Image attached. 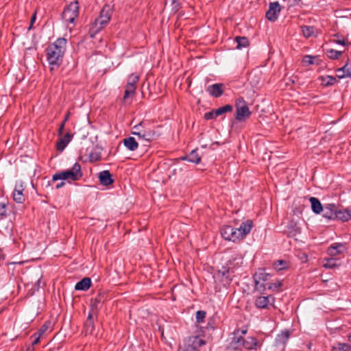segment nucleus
Segmentation results:
<instances>
[{"label":"nucleus","mask_w":351,"mask_h":351,"mask_svg":"<svg viewBox=\"0 0 351 351\" xmlns=\"http://www.w3.org/2000/svg\"><path fill=\"white\" fill-rule=\"evenodd\" d=\"M254 226L252 220L247 219L241 223L239 228H237L239 233H237L240 239H243L251 231Z\"/></svg>","instance_id":"4468645a"},{"label":"nucleus","mask_w":351,"mask_h":351,"mask_svg":"<svg viewBox=\"0 0 351 351\" xmlns=\"http://www.w3.org/2000/svg\"><path fill=\"white\" fill-rule=\"evenodd\" d=\"M350 350V346L347 343H338L332 348V351H349Z\"/></svg>","instance_id":"49530a36"},{"label":"nucleus","mask_w":351,"mask_h":351,"mask_svg":"<svg viewBox=\"0 0 351 351\" xmlns=\"http://www.w3.org/2000/svg\"><path fill=\"white\" fill-rule=\"evenodd\" d=\"M206 312L205 311H197L195 315L196 323L201 324L204 322Z\"/></svg>","instance_id":"c03bdc74"},{"label":"nucleus","mask_w":351,"mask_h":351,"mask_svg":"<svg viewBox=\"0 0 351 351\" xmlns=\"http://www.w3.org/2000/svg\"><path fill=\"white\" fill-rule=\"evenodd\" d=\"M173 3H175L174 0H171Z\"/></svg>","instance_id":"0e129e2a"},{"label":"nucleus","mask_w":351,"mask_h":351,"mask_svg":"<svg viewBox=\"0 0 351 351\" xmlns=\"http://www.w3.org/2000/svg\"><path fill=\"white\" fill-rule=\"evenodd\" d=\"M177 160H186L188 162L197 165L201 162L202 157L198 154L197 149H195L192 150L189 154H186L185 156H182Z\"/></svg>","instance_id":"a211bd4d"},{"label":"nucleus","mask_w":351,"mask_h":351,"mask_svg":"<svg viewBox=\"0 0 351 351\" xmlns=\"http://www.w3.org/2000/svg\"><path fill=\"white\" fill-rule=\"evenodd\" d=\"M231 227L232 226H223L220 229V233L221 237L227 241H230V232H231Z\"/></svg>","instance_id":"f704fd0d"},{"label":"nucleus","mask_w":351,"mask_h":351,"mask_svg":"<svg viewBox=\"0 0 351 351\" xmlns=\"http://www.w3.org/2000/svg\"><path fill=\"white\" fill-rule=\"evenodd\" d=\"M236 110H249L247 102L242 97H239L235 100Z\"/></svg>","instance_id":"4c0bfd02"},{"label":"nucleus","mask_w":351,"mask_h":351,"mask_svg":"<svg viewBox=\"0 0 351 351\" xmlns=\"http://www.w3.org/2000/svg\"><path fill=\"white\" fill-rule=\"evenodd\" d=\"M247 332V328H237L234 330L233 335H242L243 337L245 335Z\"/></svg>","instance_id":"3c124183"},{"label":"nucleus","mask_w":351,"mask_h":351,"mask_svg":"<svg viewBox=\"0 0 351 351\" xmlns=\"http://www.w3.org/2000/svg\"><path fill=\"white\" fill-rule=\"evenodd\" d=\"M64 125H65V123H62V122L60 125V126L58 128V134L59 136H62L63 131H64Z\"/></svg>","instance_id":"603ef678"},{"label":"nucleus","mask_w":351,"mask_h":351,"mask_svg":"<svg viewBox=\"0 0 351 351\" xmlns=\"http://www.w3.org/2000/svg\"><path fill=\"white\" fill-rule=\"evenodd\" d=\"M261 346V344L258 342L256 337H248L247 339H244L241 346V350L243 349L247 350H256L258 348H260Z\"/></svg>","instance_id":"dca6fc26"},{"label":"nucleus","mask_w":351,"mask_h":351,"mask_svg":"<svg viewBox=\"0 0 351 351\" xmlns=\"http://www.w3.org/2000/svg\"><path fill=\"white\" fill-rule=\"evenodd\" d=\"M337 207L334 204H328L324 205L323 210V217L327 219H336Z\"/></svg>","instance_id":"f3484780"},{"label":"nucleus","mask_w":351,"mask_h":351,"mask_svg":"<svg viewBox=\"0 0 351 351\" xmlns=\"http://www.w3.org/2000/svg\"><path fill=\"white\" fill-rule=\"evenodd\" d=\"M302 32L304 37L309 38L314 35L315 27L313 26H302Z\"/></svg>","instance_id":"ea45409f"},{"label":"nucleus","mask_w":351,"mask_h":351,"mask_svg":"<svg viewBox=\"0 0 351 351\" xmlns=\"http://www.w3.org/2000/svg\"><path fill=\"white\" fill-rule=\"evenodd\" d=\"M348 61L349 60L348 59L346 64L343 66L336 70V77L337 78L341 79L351 75L350 69L348 67Z\"/></svg>","instance_id":"cd10ccee"},{"label":"nucleus","mask_w":351,"mask_h":351,"mask_svg":"<svg viewBox=\"0 0 351 351\" xmlns=\"http://www.w3.org/2000/svg\"><path fill=\"white\" fill-rule=\"evenodd\" d=\"M351 218V214L348 210L341 211V210L337 209V218L342 221H347Z\"/></svg>","instance_id":"72a5a7b5"},{"label":"nucleus","mask_w":351,"mask_h":351,"mask_svg":"<svg viewBox=\"0 0 351 351\" xmlns=\"http://www.w3.org/2000/svg\"><path fill=\"white\" fill-rule=\"evenodd\" d=\"M72 137L73 136L70 133H66L64 136H61L56 143V149L62 152L71 141Z\"/></svg>","instance_id":"412c9836"},{"label":"nucleus","mask_w":351,"mask_h":351,"mask_svg":"<svg viewBox=\"0 0 351 351\" xmlns=\"http://www.w3.org/2000/svg\"><path fill=\"white\" fill-rule=\"evenodd\" d=\"M311 204V209L315 214H319L323 210L324 206L321 204L320 201L315 197H311L309 199Z\"/></svg>","instance_id":"c85d7f7f"},{"label":"nucleus","mask_w":351,"mask_h":351,"mask_svg":"<svg viewBox=\"0 0 351 351\" xmlns=\"http://www.w3.org/2000/svg\"><path fill=\"white\" fill-rule=\"evenodd\" d=\"M232 338L230 346L234 350H241V346L244 341V337L242 335H233Z\"/></svg>","instance_id":"c756f323"},{"label":"nucleus","mask_w":351,"mask_h":351,"mask_svg":"<svg viewBox=\"0 0 351 351\" xmlns=\"http://www.w3.org/2000/svg\"><path fill=\"white\" fill-rule=\"evenodd\" d=\"M322 81V84L325 86H330L333 85L337 82V80L335 77L327 75L323 77Z\"/></svg>","instance_id":"37998d69"},{"label":"nucleus","mask_w":351,"mask_h":351,"mask_svg":"<svg viewBox=\"0 0 351 351\" xmlns=\"http://www.w3.org/2000/svg\"><path fill=\"white\" fill-rule=\"evenodd\" d=\"M36 14H37V12L34 11V12L33 13V14L31 17L30 23H32V25H34V23L36 19Z\"/></svg>","instance_id":"5fc2aeb1"},{"label":"nucleus","mask_w":351,"mask_h":351,"mask_svg":"<svg viewBox=\"0 0 351 351\" xmlns=\"http://www.w3.org/2000/svg\"><path fill=\"white\" fill-rule=\"evenodd\" d=\"M254 289L258 291L261 294H264L265 291L267 289V283L259 281L258 280H254Z\"/></svg>","instance_id":"e433bc0d"},{"label":"nucleus","mask_w":351,"mask_h":351,"mask_svg":"<svg viewBox=\"0 0 351 351\" xmlns=\"http://www.w3.org/2000/svg\"><path fill=\"white\" fill-rule=\"evenodd\" d=\"M24 189L22 184L16 185L13 192L14 201L18 204H22L25 202V195L23 193Z\"/></svg>","instance_id":"4be33fe9"},{"label":"nucleus","mask_w":351,"mask_h":351,"mask_svg":"<svg viewBox=\"0 0 351 351\" xmlns=\"http://www.w3.org/2000/svg\"><path fill=\"white\" fill-rule=\"evenodd\" d=\"M99 180L104 186H109L114 182L112 174L108 170H104L99 173Z\"/></svg>","instance_id":"aec40b11"},{"label":"nucleus","mask_w":351,"mask_h":351,"mask_svg":"<svg viewBox=\"0 0 351 351\" xmlns=\"http://www.w3.org/2000/svg\"><path fill=\"white\" fill-rule=\"evenodd\" d=\"M40 341V339L39 337H36L33 341H32V346H34V345H36L37 343H38Z\"/></svg>","instance_id":"052dcab7"},{"label":"nucleus","mask_w":351,"mask_h":351,"mask_svg":"<svg viewBox=\"0 0 351 351\" xmlns=\"http://www.w3.org/2000/svg\"><path fill=\"white\" fill-rule=\"evenodd\" d=\"M234 41L237 43V49H241L247 47L250 45L249 40L245 36H236Z\"/></svg>","instance_id":"473e14b6"},{"label":"nucleus","mask_w":351,"mask_h":351,"mask_svg":"<svg viewBox=\"0 0 351 351\" xmlns=\"http://www.w3.org/2000/svg\"><path fill=\"white\" fill-rule=\"evenodd\" d=\"M227 111H208V112L205 113L204 118L206 121L214 119L221 115H223Z\"/></svg>","instance_id":"c9c22d12"},{"label":"nucleus","mask_w":351,"mask_h":351,"mask_svg":"<svg viewBox=\"0 0 351 351\" xmlns=\"http://www.w3.org/2000/svg\"><path fill=\"white\" fill-rule=\"evenodd\" d=\"M242 264V257L241 256H236L232 257L225 266H223L221 269H219L217 273L221 278V281L224 286H228L232 281L234 276V269L240 266Z\"/></svg>","instance_id":"f03ea898"},{"label":"nucleus","mask_w":351,"mask_h":351,"mask_svg":"<svg viewBox=\"0 0 351 351\" xmlns=\"http://www.w3.org/2000/svg\"><path fill=\"white\" fill-rule=\"evenodd\" d=\"M144 124V121H142L139 123L138 125H135L134 127V130H136L135 132H138V130H141L140 128L142 127V125Z\"/></svg>","instance_id":"6e6d98bb"},{"label":"nucleus","mask_w":351,"mask_h":351,"mask_svg":"<svg viewBox=\"0 0 351 351\" xmlns=\"http://www.w3.org/2000/svg\"><path fill=\"white\" fill-rule=\"evenodd\" d=\"M237 233H239L237 230V228H234L233 226L231 227V237H230V241L232 242H237L238 241H240V237L237 234Z\"/></svg>","instance_id":"de8ad7c7"},{"label":"nucleus","mask_w":351,"mask_h":351,"mask_svg":"<svg viewBox=\"0 0 351 351\" xmlns=\"http://www.w3.org/2000/svg\"><path fill=\"white\" fill-rule=\"evenodd\" d=\"M159 128L160 127L154 129H142L138 132H132V134L137 136L139 139H143L150 143L158 139L161 135V133L158 130Z\"/></svg>","instance_id":"0eeeda50"},{"label":"nucleus","mask_w":351,"mask_h":351,"mask_svg":"<svg viewBox=\"0 0 351 351\" xmlns=\"http://www.w3.org/2000/svg\"><path fill=\"white\" fill-rule=\"evenodd\" d=\"M252 111H237L234 119L232 121V127H233L237 121H245L250 117Z\"/></svg>","instance_id":"393cba45"},{"label":"nucleus","mask_w":351,"mask_h":351,"mask_svg":"<svg viewBox=\"0 0 351 351\" xmlns=\"http://www.w3.org/2000/svg\"><path fill=\"white\" fill-rule=\"evenodd\" d=\"M341 265V263L338 258L330 257L324 259L323 267L326 269H334Z\"/></svg>","instance_id":"bb28decb"},{"label":"nucleus","mask_w":351,"mask_h":351,"mask_svg":"<svg viewBox=\"0 0 351 351\" xmlns=\"http://www.w3.org/2000/svg\"><path fill=\"white\" fill-rule=\"evenodd\" d=\"M290 336L291 332L289 330H283L278 334L274 341L275 346L284 349Z\"/></svg>","instance_id":"2eb2a0df"},{"label":"nucleus","mask_w":351,"mask_h":351,"mask_svg":"<svg viewBox=\"0 0 351 351\" xmlns=\"http://www.w3.org/2000/svg\"><path fill=\"white\" fill-rule=\"evenodd\" d=\"M64 184H65V182L62 181L61 182L57 184L56 187V189H60V188L62 187L63 186H64Z\"/></svg>","instance_id":"bf43d9fd"},{"label":"nucleus","mask_w":351,"mask_h":351,"mask_svg":"<svg viewBox=\"0 0 351 351\" xmlns=\"http://www.w3.org/2000/svg\"><path fill=\"white\" fill-rule=\"evenodd\" d=\"M348 339L350 340V338H351V335H348Z\"/></svg>","instance_id":"e2e57ef3"},{"label":"nucleus","mask_w":351,"mask_h":351,"mask_svg":"<svg viewBox=\"0 0 351 351\" xmlns=\"http://www.w3.org/2000/svg\"><path fill=\"white\" fill-rule=\"evenodd\" d=\"M216 110H232V106L230 104H227L223 106L219 107Z\"/></svg>","instance_id":"864d4df0"},{"label":"nucleus","mask_w":351,"mask_h":351,"mask_svg":"<svg viewBox=\"0 0 351 351\" xmlns=\"http://www.w3.org/2000/svg\"><path fill=\"white\" fill-rule=\"evenodd\" d=\"M70 114H71L70 112L68 111V112L65 115V117H64V119H63V121L62 122L66 123V122L69 119V117Z\"/></svg>","instance_id":"4d7b16f0"},{"label":"nucleus","mask_w":351,"mask_h":351,"mask_svg":"<svg viewBox=\"0 0 351 351\" xmlns=\"http://www.w3.org/2000/svg\"><path fill=\"white\" fill-rule=\"evenodd\" d=\"M337 43L338 44H340L341 45H346V42H345V40L343 39V40H335Z\"/></svg>","instance_id":"13d9d810"},{"label":"nucleus","mask_w":351,"mask_h":351,"mask_svg":"<svg viewBox=\"0 0 351 351\" xmlns=\"http://www.w3.org/2000/svg\"><path fill=\"white\" fill-rule=\"evenodd\" d=\"M284 232L288 237L293 238L301 233V228L298 226V222L293 219L288 223Z\"/></svg>","instance_id":"ddd939ff"},{"label":"nucleus","mask_w":351,"mask_h":351,"mask_svg":"<svg viewBox=\"0 0 351 351\" xmlns=\"http://www.w3.org/2000/svg\"><path fill=\"white\" fill-rule=\"evenodd\" d=\"M106 300V293L99 291L95 298L90 300V311L95 312L96 319H97V313L99 311L98 305L104 303Z\"/></svg>","instance_id":"f8f14e48"},{"label":"nucleus","mask_w":351,"mask_h":351,"mask_svg":"<svg viewBox=\"0 0 351 351\" xmlns=\"http://www.w3.org/2000/svg\"><path fill=\"white\" fill-rule=\"evenodd\" d=\"M302 62L304 66H308L311 64L319 65L320 64V60L319 56L306 55L302 58Z\"/></svg>","instance_id":"7c9ffc66"},{"label":"nucleus","mask_w":351,"mask_h":351,"mask_svg":"<svg viewBox=\"0 0 351 351\" xmlns=\"http://www.w3.org/2000/svg\"><path fill=\"white\" fill-rule=\"evenodd\" d=\"M124 145L130 151H135L138 146V143L134 137L130 136L123 141Z\"/></svg>","instance_id":"2f4dec72"},{"label":"nucleus","mask_w":351,"mask_h":351,"mask_svg":"<svg viewBox=\"0 0 351 351\" xmlns=\"http://www.w3.org/2000/svg\"><path fill=\"white\" fill-rule=\"evenodd\" d=\"M326 54L330 59H338L339 57L342 54V52L340 51L335 50L332 49H326Z\"/></svg>","instance_id":"a19ab883"},{"label":"nucleus","mask_w":351,"mask_h":351,"mask_svg":"<svg viewBox=\"0 0 351 351\" xmlns=\"http://www.w3.org/2000/svg\"><path fill=\"white\" fill-rule=\"evenodd\" d=\"M281 11L280 5L278 1L269 3V10L266 12V18L272 22H274L278 18V15Z\"/></svg>","instance_id":"1a4fd4ad"},{"label":"nucleus","mask_w":351,"mask_h":351,"mask_svg":"<svg viewBox=\"0 0 351 351\" xmlns=\"http://www.w3.org/2000/svg\"><path fill=\"white\" fill-rule=\"evenodd\" d=\"M205 343L206 341L198 336L190 337L184 343L183 351H199V348Z\"/></svg>","instance_id":"6e6552de"},{"label":"nucleus","mask_w":351,"mask_h":351,"mask_svg":"<svg viewBox=\"0 0 351 351\" xmlns=\"http://www.w3.org/2000/svg\"><path fill=\"white\" fill-rule=\"evenodd\" d=\"M224 85L221 83L214 84L206 88V91L213 97H219L223 93Z\"/></svg>","instance_id":"6ab92c4d"},{"label":"nucleus","mask_w":351,"mask_h":351,"mask_svg":"<svg viewBox=\"0 0 351 351\" xmlns=\"http://www.w3.org/2000/svg\"><path fill=\"white\" fill-rule=\"evenodd\" d=\"M275 298L273 295L258 296L256 298L254 305L258 308H269V305H274Z\"/></svg>","instance_id":"9d476101"},{"label":"nucleus","mask_w":351,"mask_h":351,"mask_svg":"<svg viewBox=\"0 0 351 351\" xmlns=\"http://www.w3.org/2000/svg\"><path fill=\"white\" fill-rule=\"evenodd\" d=\"M138 81L139 76L135 73H132L128 76L123 97V103L130 104L131 102V99L135 95Z\"/></svg>","instance_id":"39448f33"},{"label":"nucleus","mask_w":351,"mask_h":351,"mask_svg":"<svg viewBox=\"0 0 351 351\" xmlns=\"http://www.w3.org/2000/svg\"><path fill=\"white\" fill-rule=\"evenodd\" d=\"M79 16V3L77 1L71 2L64 9L62 14V19L67 23H74L75 19Z\"/></svg>","instance_id":"423d86ee"},{"label":"nucleus","mask_w":351,"mask_h":351,"mask_svg":"<svg viewBox=\"0 0 351 351\" xmlns=\"http://www.w3.org/2000/svg\"><path fill=\"white\" fill-rule=\"evenodd\" d=\"M101 153L97 152H92L88 156L89 161L90 162H95L101 160Z\"/></svg>","instance_id":"a18cd8bd"},{"label":"nucleus","mask_w":351,"mask_h":351,"mask_svg":"<svg viewBox=\"0 0 351 351\" xmlns=\"http://www.w3.org/2000/svg\"><path fill=\"white\" fill-rule=\"evenodd\" d=\"M66 39L59 38L45 49V55L51 71L62 64L66 51Z\"/></svg>","instance_id":"f257e3e1"},{"label":"nucleus","mask_w":351,"mask_h":351,"mask_svg":"<svg viewBox=\"0 0 351 351\" xmlns=\"http://www.w3.org/2000/svg\"><path fill=\"white\" fill-rule=\"evenodd\" d=\"M282 284L280 281L278 280L275 282H268L267 289L273 291H279Z\"/></svg>","instance_id":"79ce46f5"},{"label":"nucleus","mask_w":351,"mask_h":351,"mask_svg":"<svg viewBox=\"0 0 351 351\" xmlns=\"http://www.w3.org/2000/svg\"><path fill=\"white\" fill-rule=\"evenodd\" d=\"M51 324L50 321H46L39 329L40 335L43 334L50 327Z\"/></svg>","instance_id":"8fccbe9b"},{"label":"nucleus","mask_w":351,"mask_h":351,"mask_svg":"<svg viewBox=\"0 0 351 351\" xmlns=\"http://www.w3.org/2000/svg\"><path fill=\"white\" fill-rule=\"evenodd\" d=\"M6 207L7 205L5 203H0V217L1 219L5 218L8 216Z\"/></svg>","instance_id":"09e8293b"},{"label":"nucleus","mask_w":351,"mask_h":351,"mask_svg":"<svg viewBox=\"0 0 351 351\" xmlns=\"http://www.w3.org/2000/svg\"><path fill=\"white\" fill-rule=\"evenodd\" d=\"M112 8L109 5H105L99 15L95 19L90 28V36L93 38L109 23L112 16Z\"/></svg>","instance_id":"7ed1b4c3"},{"label":"nucleus","mask_w":351,"mask_h":351,"mask_svg":"<svg viewBox=\"0 0 351 351\" xmlns=\"http://www.w3.org/2000/svg\"><path fill=\"white\" fill-rule=\"evenodd\" d=\"M271 275L265 271V269H259L254 275L253 279L267 283Z\"/></svg>","instance_id":"a878e982"},{"label":"nucleus","mask_w":351,"mask_h":351,"mask_svg":"<svg viewBox=\"0 0 351 351\" xmlns=\"http://www.w3.org/2000/svg\"><path fill=\"white\" fill-rule=\"evenodd\" d=\"M33 28V25H32V23L29 24V26L28 27V30H31Z\"/></svg>","instance_id":"680f3d73"},{"label":"nucleus","mask_w":351,"mask_h":351,"mask_svg":"<svg viewBox=\"0 0 351 351\" xmlns=\"http://www.w3.org/2000/svg\"><path fill=\"white\" fill-rule=\"evenodd\" d=\"M95 312L89 311L87 318L83 326V332L85 335H92L95 330V320L97 319L94 317Z\"/></svg>","instance_id":"9b49d317"},{"label":"nucleus","mask_w":351,"mask_h":351,"mask_svg":"<svg viewBox=\"0 0 351 351\" xmlns=\"http://www.w3.org/2000/svg\"><path fill=\"white\" fill-rule=\"evenodd\" d=\"M345 246L341 243H336L330 246L327 250V254L331 257H335L345 250Z\"/></svg>","instance_id":"5701e85b"},{"label":"nucleus","mask_w":351,"mask_h":351,"mask_svg":"<svg viewBox=\"0 0 351 351\" xmlns=\"http://www.w3.org/2000/svg\"><path fill=\"white\" fill-rule=\"evenodd\" d=\"M274 269L278 271L288 268V263L283 260H278L274 263Z\"/></svg>","instance_id":"58836bf2"},{"label":"nucleus","mask_w":351,"mask_h":351,"mask_svg":"<svg viewBox=\"0 0 351 351\" xmlns=\"http://www.w3.org/2000/svg\"><path fill=\"white\" fill-rule=\"evenodd\" d=\"M92 285V282L90 278L85 277L80 281L76 283L75 289L78 291H87Z\"/></svg>","instance_id":"b1692460"},{"label":"nucleus","mask_w":351,"mask_h":351,"mask_svg":"<svg viewBox=\"0 0 351 351\" xmlns=\"http://www.w3.org/2000/svg\"><path fill=\"white\" fill-rule=\"evenodd\" d=\"M83 176V173L81 170V165L78 162H75L71 169L58 172L55 173L52 177L53 181L58 180H67L71 179L72 181H77L80 180Z\"/></svg>","instance_id":"20e7f679"}]
</instances>
